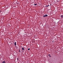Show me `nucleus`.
<instances>
[{
	"mask_svg": "<svg viewBox=\"0 0 63 63\" xmlns=\"http://www.w3.org/2000/svg\"><path fill=\"white\" fill-rule=\"evenodd\" d=\"M22 52H23V51H25V49L23 47L22 48Z\"/></svg>",
	"mask_w": 63,
	"mask_h": 63,
	"instance_id": "nucleus-1",
	"label": "nucleus"
},
{
	"mask_svg": "<svg viewBox=\"0 0 63 63\" xmlns=\"http://www.w3.org/2000/svg\"><path fill=\"white\" fill-rule=\"evenodd\" d=\"M48 15L47 14L45 15H44V16H43V17H47Z\"/></svg>",
	"mask_w": 63,
	"mask_h": 63,
	"instance_id": "nucleus-2",
	"label": "nucleus"
},
{
	"mask_svg": "<svg viewBox=\"0 0 63 63\" xmlns=\"http://www.w3.org/2000/svg\"><path fill=\"white\" fill-rule=\"evenodd\" d=\"M61 17L62 19L63 18V15H61Z\"/></svg>",
	"mask_w": 63,
	"mask_h": 63,
	"instance_id": "nucleus-3",
	"label": "nucleus"
},
{
	"mask_svg": "<svg viewBox=\"0 0 63 63\" xmlns=\"http://www.w3.org/2000/svg\"><path fill=\"white\" fill-rule=\"evenodd\" d=\"M48 56H49V57H51V56H50V55L49 54L48 55Z\"/></svg>",
	"mask_w": 63,
	"mask_h": 63,
	"instance_id": "nucleus-4",
	"label": "nucleus"
},
{
	"mask_svg": "<svg viewBox=\"0 0 63 63\" xmlns=\"http://www.w3.org/2000/svg\"><path fill=\"white\" fill-rule=\"evenodd\" d=\"M2 63H5V61H3V62Z\"/></svg>",
	"mask_w": 63,
	"mask_h": 63,
	"instance_id": "nucleus-5",
	"label": "nucleus"
},
{
	"mask_svg": "<svg viewBox=\"0 0 63 63\" xmlns=\"http://www.w3.org/2000/svg\"><path fill=\"white\" fill-rule=\"evenodd\" d=\"M15 45H16V42H15Z\"/></svg>",
	"mask_w": 63,
	"mask_h": 63,
	"instance_id": "nucleus-6",
	"label": "nucleus"
},
{
	"mask_svg": "<svg viewBox=\"0 0 63 63\" xmlns=\"http://www.w3.org/2000/svg\"><path fill=\"white\" fill-rule=\"evenodd\" d=\"M37 5V3H36V4H34V6H36Z\"/></svg>",
	"mask_w": 63,
	"mask_h": 63,
	"instance_id": "nucleus-7",
	"label": "nucleus"
},
{
	"mask_svg": "<svg viewBox=\"0 0 63 63\" xmlns=\"http://www.w3.org/2000/svg\"><path fill=\"white\" fill-rule=\"evenodd\" d=\"M49 6V5H47V7H48V6Z\"/></svg>",
	"mask_w": 63,
	"mask_h": 63,
	"instance_id": "nucleus-8",
	"label": "nucleus"
},
{
	"mask_svg": "<svg viewBox=\"0 0 63 63\" xmlns=\"http://www.w3.org/2000/svg\"><path fill=\"white\" fill-rule=\"evenodd\" d=\"M30 50V48H28V50Z\"/></svg>",
	"mask_w": 63,
	"mask_h": 63,
	"instance_id": "nucleus-9",
	"label": "nucleus"
},
{
	"mask_svg": "<svg viewBox=\"0 0 63 63\" xmlns=\"http://www.w3.org/2000/svg\"><path fill=\"white\" fill-rule=\"evenodd\" d=\"M19 52H20V50H19Z\"/></svg>",
	"mask_w": 63,
	"mask_h": 63,
	"instance_id": "nucleus-10",
	"label": "nucleus"
},
{
	"mask_svg": "<svg viewBox=\"0 0 63 63\" xmlns=\"http://www.w3.org/2000/svg\"><path fill=\"white\" fill-rule=\"evenodd\" d=\"M21 47H22V46H21Z\"/></svg>",
	"mask_w": 63,
	"mask_h": 63,
	"instance_id": "nucleus-11",
	"label": "nucleus"
}]
</instances>
